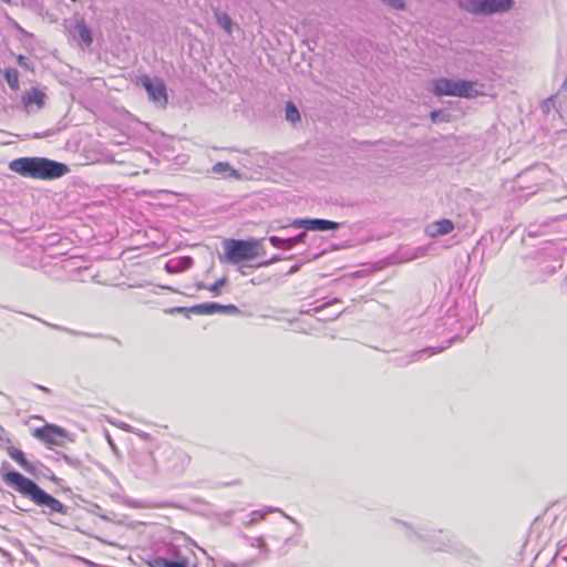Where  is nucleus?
Wrapping results in <instances>:
<instances>
[{
    "label": "nucleus",
    "mask_w": 567,
    "mask_h": 567,
    "mask_svg": "<svg viewBox=\"0 0 567 567\" xmlns=\"http://www.w3.org/2000/svg\"><path fill=\"white\" fill-rule=\"evenodd\" d=\"M27 60H28V59H27L25 56H23V55H19V56H18V62H19V64H20L21 66H27Z\"/></svg>",
    "instance_id": "obj_38"
},
{
    "label": "nucleus",
    "mask_w": 567,
    "mask_h": 567,
    "mask_svg": "<svg viewBox=\"0 0 567 567\" xmlns=\"http://www.w3.org/2000/svg\"><path fill=\"white\" fill-rule=\"evenodd\" d=\"M270 513H281L288 520H290L292 524L297 525L298 529L300 528V525L298 524V522L295 518L285 514L280 508L271 507V506H267L264 509H257V511L250 512L249 514H247L243 517L241 522L246 526H251V525H255V524L261 522L262 519H265V517Z\"/></svg>",
    "instance_id": "obj_14"
},
{
    "label": "nucleus",
    "mask_w": 567,
    "mask_h": 567,
    "mask_svg": "<svg viewBox=\"0 0 567 567\" xmlns=\"http://www.w3.org/2000/svg\"><path fill=\"white\" fill-rule=\"evenodd\" d=\"M213 172L216 174H227L228 176L238 177L239 174L227 162H218L213 166Z\"/></svg>",
    "instance_id": "obj_22"
},
{
    "label": "nucleus",
    "mask_w": 567,
    "mask_h": 567,
    "mask_svg": "<svg viewBox=\"0 0 567 567\" xmlns=\"http://www.w3.org/2000/svg\"><path fill=\"white\" fill-rule=\"evenodd\" d=\"M297 244L302 243L306 238V233H300L297 236H295Z\"/></svg>",
    "instance_id": "obj_37"
},
{
    "label": "nucleus",
    "mask_w": 567,
    "mask_h": 567,
    "mask_svg": "<svg viewBox=\"0 0 567 567\" xmlns=\"http://www.w3.org/2000/svg\"><path fill=\"white\" fill-rule=\"evenodd\" d=\"M259 254V243L256 239H226L224 241V257L221 260L237 265L240 261L255 259Z\"/></svg>",
    "instance_id": "obj_7"
},
{
    "label": "nucleus",
    "mask_w": 567,
    "mask_h": 567,
    "mask_svg": "<svg viewBox=\"0 0 567 567\" xmlns=\"http://www.w3.org/2000/svg\"><path fill=\"white\" fill-rule=\"evenodd\" d=\"M40 389H41V390H43V391H49V390H48L47 388H44V386H40Z\"/></svg>",
    "instance_id": "obj_42"
},
{
    "label": "nucleus",
    "mask_w": 567,
    "mask_h": 567,
    "mask_svg": "<svg viewBox=\"0 0 567 567\" xmlns=\"http://www.w3.org/2000/svg\"><path fill=\"white\" fill-rule=\"evenodd\" d=\"M8 455L17 462L25 472L34 473V466L27 460L25 454L16 446H10L7 450Z\"/></svg>",
    "instance_id": "obj_18"
},
{
    "label": "nucleus",
    "mask_w": 567,
    "mask_h": 567,
    "mask_svg": "<svg viewBox=\"0 0 567 567\" xmlns=\"http://www.w3.org/2000/svg\"><path fill=\"white\" fill-rule=\"evenodd\" d=\"M9 168L21 176L34 179H55L64 176L69 167L47 157H20L10 162Z\"/></svg>",
    "instance_id": "obj_3"
},
{
    "label": "nucleus",
    "mask_w": 567,
    "mask_h": 567,
    "mask_svg": "<svg viewBox=\"0 0 567 567\" xmlns=\"http://www.w3.org/2000/svg\"><path fill=\"white\" fill-rule=\"evenodd\" d=\"M430 116L434 123H443L450 121V114L444 111H432Z\"/></svg>",
    "instance_id": "obj_30"
},
{
    "label": "nucleus",
    "mask_w": 567,
    "mask_h": 567,
    "mask_svg": "<svg viewBox=\"0 0 567 567\" xmlns=\"http://www.w3.org/2000/svg\"><path fill=\"white\" fill-rule=\"evenodd\" d=\"M381 1L395 10H403L405 7V3L403 0H381Z\"/></svg>",
    "instance_id": "obj_32"
},
{
    "label": "nucleus",
    "mask_w": 567,
    "mask_h": 567,
    "mask_svg": "<svg viewBox=\"0 0 567 567\" xmlns=\"http://www.w3.org/2000/svg\"><path fill=\"white\" fill-rule=\"evenodd\" d=\"M291 226L295 228H303L306 230L312 231H327V230H337L340 228V224L337 221L321 219V218H306V219H295L291 223Z\"/></svg>",
    "instance_id": "obj_12"
},
{
    "label": "nucleus",
    "mask_w": 567,
    "mask_h": 567,
    "mask_svg": "<svg viewBox=\"0 0 567 567\" xmlns=\"http://www.w3.org/2000/svg\"><path fill=\"white\" fill-rule=\"evenodd\" d=\"M269 241L270 244L276 247V248H279V249H284L285 250V246H286V240L284 238H280V237H277V236H271L269 238Z\"/></svg>",
    "instance_id": "obj_33"
},
{
    "label": "nucleus",
    "mask_w": 567,
    "mask_h": 567,
    "mask_svg": "<svg viewBox=\"0 0 567 567\" xmlns=\"http://www.w3.org/2000/svg\"><path fill=\"white\" fill-rule=\"evenodd\" d=\"M190 311L196 315H214V313L238 315V313H240V310L234 305H220L217 302H205V303L196 305L190 308Z\"/></svg>",
    "instance_id": "obj_13"
},
{
    "label": "nucleus",
    "mask_w": 567,
    "mask_h": 567,
    "mask_svg": "<svg viewBox=\"0 0 567 567\" xmlns=\"http://www.w3.org/2000/svg\"><path fill=\"white\" fill-rule=\"evenodd\" d=\"M138 82L143 85L150 100L154 103L165 106L167 103L166 87L159 78H151L146 74L141 75Z\"/></svg>",
    "instance_id": "obj_10"
},
{
    "label": "nucleus",
    "mask_w": 567,
    "mask_h": 567,
    "mask_svg": "<svg viewBox=\"0 0 567 567\" xmlns=\"http://www.w3.org/2000/svg\"><path fill=\"white\" fill-rule=\"evenodd\" d=\"M79 39L85 44L91 45L93 39L90 29L84 24H78L76 27Z\"/></svg>",
    "instance_id": "obj_24"
},
{
    "label": "nucleus",
    "mask_w": 567,
    "mask_h": 567,
    "mask_svg": "<svg viewBox=\"0 0 567 567\" xmlns=\"http://www.w3.org/2000/svg\"><path fill=\"white\" fill-rule=\"evenodd\" d=\"M453 229H454V224L450 219L443 218V219L433 221L430 225H427L426 234L430 237L435 238L439 236L447 235L451 231H453Z\"/></svg>",
    "instance_id": "obj_16"
},
{
    "label": "nucleus",
    "mask_w": 567,
    "mask_h": 567,
    "mask_svg": "<svg viewBox=\"0 0 567 567\" xmlns=\"http://www.w3.org/2000/svg\"><path fill=\"white\" fill-rule=\"evenodd\" d=\"M484 85L476 81L439 79L433 82L432 91L435 95L458 97H476L483 94Z\"/></svg>",
    "instance_id": "obj_5"
},
{
    "label": "nucleus",
    "mask_w": 567,
    "mask_h": 567,
    "mask_svg": "<svg viewBox=\"0 0 567 567\" xmlns=\"http://www.w3.org/2000/svg\"><path fill=\"white\" fill-rule=\"evenodd\" d=\"M4 482L16 488L23 496L29 497L38 506L48 509L50 513L66 514L68 507L59 499L42 489L35 482L23 476L17 471H9L3 474ZM47 513L45 511H43Z\"/></svg>",
    "instance_id": "obj_2"
},
{
    "label": "nucleus",
    "mask_w": 567,
    "mask_h": 567,
    "mask_svg": "<svg viewBox=\"0 0 567 567\" xmlns=\"http://www.w3.org/2000/svg\"><path fill=\"white\" fill-rule=\"evenodd\" d=\"M142 465L138 470V475L142 477H148L156 472V464L151 454H143L140 458Z\"/></svg>",
    "instance_id": "obj_19"
},
{
    "label": "nucleus",
    "mask_w": 567,
    "mask_h": 567,
    "mask_svg": "<svg viewBox=\"0 0 567 567\" xmlns=\"http://www.w3.org/2000/svg\"><path fill=\"white\" fill-rule=\"evenodd\" d=\"M337 303H340V300H339V299H337V298H333L332 300H330V301H328V302H326V303H322V305H320V306H317V307H315V308H312V309H309V310H306V311H301V313H306V315H310V313H319V312H321L323 309L329 308V307H332V306H334V305H337Z\"/></svg>",
    "instance_id": "obj_27"
},
{
    "label": "nucleus",
    "mask_w": 567,
    "mask_h": 567,
    "mask_svg": "<svg viewBox=\"0 0 567 567\" xmlns=\"http://www.w3.org/2000/svg\"><path fill=\"white\" fill-rule=\"evenodd\" d=\"M217 22L227 32L231 31L233 22H231L230 17L227 13H218L217 14Z\"/></svg>",
    "instance_id": "obj_28"
},
{
    "label": "nucleus",
    "mask_w": 567,
    "mask_h": 567,
    "mask_svg": "<svg viewBox=\"0 0 567 567\" xmlns=\"http://www.w3.org/2000/svg\"><path fill=\"white\" fill-rule=\"evenodd\" d=\"M144 507H158L159 505L157 504H147V505H143Z\"/></svg>",
    "instance_id": "obj_40"
},
{
    "label": "nucleus",
    "mask_w": 567,
    "mask_h": 567,
    "mask_svg": "<svg viewBox=\"0 0 567 567\" xmlns=\"http://www.w3.org/2000/svg\"><path fill=\"white\" fill-rule=\"evenodd\" d=\"M525 235L530 238L550 237L546 239L550 243L567 240V215L529 223L525 228Z\"/></svg>",
    "instance_id": "obj_4"
},
{
    "label": "nucleus",
    "mask_w": 567,
    "mask_h": 567,
    "mask_svg": "<svg viewBox=\"0 0 567 567\" xmlns=\"http://www.w3.org/2000/svg\"><path fill=\"white\" fill-rule=\"evenodd\" d=\"M513 0H462L461 8L472 14H494L506 12L513 7Z\"/></svg>",
    "instance_id": "obj_8"
},
{
    "label": "nucleus",
    "mask_w": 567,
    "mask_h": 567,
    "mask_svg": "<svg viewBox=\"0 0 567 567\" xmlns=\"http://www.w3.org/2000/svg\"><path fill=\"white\" fill-rule=\"evenodd\" d=\"M33 435L44 442L49 447L63 446L66 439V432L62 427L53 424H47L35 429Z\"/></svg>",
    "instance_id": "obj_11"
},
{
    "label": "nucleus",
    "mask_w": 567,
    "mask_h": 567,
    "mask_svg": "<svg viewBox=\"0 0 567 567\" xmlns=\"http://www.w3.org/2000/svg\"><path fill=\"white\" fill-rule=\"evenodd\" d=\"M279 258L277 256L272 257L269 261L265 262V265H269V264H272L275 261H277Z\"/></svg>",
    "instance_id": "obj_39"
},
{
    "label": "nucleus",
    "mask_w": 567,
    "mask_h": 567,
    "mask_svg": "<svg viewBox=\"0 0 567 567\" xmlns=\"http://www.w3.org/2000/svg\"><path fill=\"white\" fill-rule=\"evenodd\" d=\"M241 537L251 546V547H256V548H260L262 551H266L267 550V546H266V543H265V539L264 537L261 536H258V537H249L247 536L246 534H241Z\"/></svg>",
    "instance_id": "obj_26"
},
{
    "label": "nucleus",
    "mask_w": 567,
    "mask_h": 567,
    "mask_svg": "<svg viewBox=\"0 0 567 567\" xmlns=\"http://www.w3.org/2000/svg\"><path fill=\"white\" fill-rule=\"evenodd\" d=\"M193 556L195 555L190 548L168 543L165 545L164 554L152 558L148 565L150 567H197Z\"/></svg>",
    "instance_id": "obj_6"
},
{
    "label": "nucleus",
    "mask_w": 567,
    "mask_h": 567,
    "mask_svg": "<svg viewBox=\"0 0 567 567\" xmlns=\"http://www.w3.org/2000/svg\"><path fill=\"white\" fill-rule=\"evenodd\" d=\"M559 268H561V262L558 259H554L549 266L543 267L542 270H545L547 274H554Z\"/></svg>",
    "instance_id": "obj_34"
},
{
    "label": "nucleus",
    "mask_w": 567,
    "mask_h": 567,
    "mask_svg": "<svg viewBox=\"0 0 567 567\" xmlns=\"http://www.w3.org/2000/svg\"><path fill=\"white\" fill-rule=\"evenodd\" d=\"M442 320L443 326L449 330L447 337L450 342L463 339L472 327L470 321H461L456 309H450Z\"/></svg>",
    "instance_id": "obj_9"
},
{
    "label": "nucleus",
    "mask_w": 567,
    "mask_h": 567,
    "mask_svg": "<svg viewBox=\"0 0 567 567\" xmlns=\"http://www.w3.org/2000/svg\"><path fill=\"white\" fill-rule=\"evenodd\" d=\"M226 285V278H221L217 281H215L213 285L208 287V290L214 295L218 296L220 295L221 288Z\"/></svg>",
    "instance_id": "obj_31"
},
{
    "label": "nucleus",
    "mask_w": 567,
    "mask_h": 567,
    "mask_svg": "<svg viewBox=\"0 0 567 567\" xmlns=\"http://www.w3.org/2000/svg\"><path fill=\"white\" fill-rule=\"evenodd\" d=\"M342 312H343L342 310H333L332 315H327L323 319L324 320H334V319L339 318Z\"/></svg>",
    "instance_id": "obj_36"
},
{
    "label": "nucleus",
    "mask_w": 567,
    "mask_h": 567,
    "mask_svg": "<svg viewBox=\"0 0 567 567\" xmlns=\"http://www.w3.org/2000/svg\"><path fill=\"white\" fill-rule=\"evenodd\" d=\"M1 1L4 2V3H10L11 2V0H1Z\"/></svg>",
    "instance_id": "obj_41"
},
{
    "label": "nucleus",
    "mask_w": 567,
    "mask_h": 567,
    "mask_svg": "<svg viewBox=\"0 0 567 567\" xmlns=\"http://www.w3.org/2000/svg\"><path fill=\"white\" fill-rule=\"evenodd\" d=\"M193 265V258L189 256H182L171 258L165 264V270L168 274H178L183 272Z\"/></svg>",
    "instance_id": "obj_17"
},
{
    "label": "nucleus",
    "mask_w": 567,
    "mask_h": 567,
    "mask_svg": "<svg viewBox=\"0 0 567 567\" xmlns=\"http://www.w3.org/2000/svg\"><path fill=\"white\" fill-rule=\"evenodd\" d=\"M442 350H443V348H425L420 351H415L412 354H410L409 357H406L405 361L402 362L401 364L402 365L410 364L412 362L421 360L424 355L431 357L435 353L441 352Z\"/></svg>",
    "instance_id": "obj_20"
},
{
    "label": "nucleus",
    "mask_w": 567,
    "mask_h": 567,
    "mask_svg": "<svg viewBox=\"0 0 567 567\" xmlns=\"http://www.w3.org/2000/svg\"><path fill=\"white\" fill-rule=\"evenodd\" d=\"M547 166L544 164L529 167L517 176V184L520 188H524L523 183L537 182L547 175Z\"/></svg>",
    "instance_id": "obj_15"
},
{
    "label": "nucleus",
    "mask_w": 567,
    "mask_h": 567,
    "mask_svg": "<svg viewBox=\"0 0 567 567\" xmlns=\"http://www.w3.org/2000/svg\"><path fill=\"white\" fill-rule=\"evenodd\" d=\"M285 240H286L285 250H289L297 245L295 236L290 237V238H286Z\"/></svg>",
    "instance_id": "obj_35"
},
{
    "label": "nucleus",
    "mask_w": 567,
    "mask_h": 567,
    "mask_svg": "<svg viewBox=\"0 0 567 567\" xmlns=\"http://www.w3.org/2000/svg\"><path fill=\"white\" fill-rule=\"evenodd\" d=\"M286 120L292 124L300 120V113L292 102L286 104Z\"/></svg>",
    "instance_id": "obj_25"
},
{
    "label": "nucleus",
    "mask_w": 567,
    "mask_h": 567,
    "mask_svg": "<svg viewBox=\"0 0 567 567\" xmlns=\"http://www.w3.org/2000/svg\"><path fill=\"white\" fill-rule=\"evenodd\" d=\"M44 94L38 89H32L23 96V102L25 104H37L38 107H42L44 104Z\"/></svg>",
    "instance_id": "obj_21"
},
{
    "label": "nucleus",
    "mask_w": 567,
    "mask_h": 567,
    "mask_svg": "<svg viewBox=\"0 0 567 567\" xmlns=\"http://www.w3.org/2000/svg\"><path fill=\"white\" fill-rule=\"evenodd\" d=\"M399 526V530L410 543H419L424 549L431 551H456L458 542L456 537L447 530L436 529L427 525L413 527L408 522L393 519Z\"/></svg>",
    "instance_id": "obj_1"
},
{
    "label": "nucleus",
    "mask_w": 567,
    "mask_h": 567,
    "mask_svg": "<svg viewBox=\"0 0 567 567\" xmlns=\"http://www.w3.org/2000/svg\"><path fill=\"white\" fill-rule=\"evenodd\" d=\"M4 79L12 90H17L19 87V72L16 69H7L4 72Z\"/></svg>",
    "instance_id": "obj_23"
},
{
    "label": "nucleus",
    "mask_w": 567,
    "mask_h": 567,
    "mask_svg": "<svg viewBox=\"0 0 567 567\" xmlns=\"http://www.w3.org/2000/svg\"><path fill=\"white\" fill-rule=\"evenodd\" d=\"M554 559L556 564L567 563V543L558 546Z\"/></svg>",
    "instance_id": "obj_29"
}]
</instances>
